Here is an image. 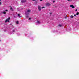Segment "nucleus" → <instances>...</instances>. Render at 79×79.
<instances>
[{
    "instance_id": "f257e3e1",
    "label": "nucleus",
    "mask_w": 79,
    "mask_h": 79,
    "mask_svg": "<svg viewBox=\"0 0 79 79\" xmlns=\"http://www.w3.org/2000/svg\"><path fill=\"white\" fill-rule=\"evenodd\" d=\"M31 10H27L25 12V14L26 15H29L30 13H31Z\"/></svg>"
},
{
    "instance_id": "f03ea898",
    "label": "nucleus",
    "mask_w": 79,
    "mask_h": 79,
    "mask_svg": "<svg viewBox=\"0 0 79 79\" xmlns=\"http://www.w3.org/2000/svg\"><path fill=\"white\" fill-rule=\"evenodd\" d=\"M10 17H9L8 18V19H6V20L5 21V23H7V22H8V21H9V20H10Z\"/></svg>"
},
{
    "instance_id": "7ed1b4c3",
    "label": "nucleus",
    "mask_w": 79,
    "mask_h": 79,
    "mask_svg": "<svg viewBox=\"0 0 79 79\" xmlns=\"http://www.w3.org/2000/svg\"><path fill=\"white\" fill-rule=\"evenodd\" d=\"M21 2L22 3H25L26 2V0H21Z\"/></svg>"
},
{
    "instance_id": "20e7f679",
    "label": "nucleus",
    "mask_w": 79,
    "mask_h": 79,
    "mask_svg": "<svg viewBox=\"0 0 79 79\" xmlns=\"http://www.w3.org/2000/svg\"><path fill=\"white\" fill-rule=\"evenodd\" d=\"M36 24H40V21H37Z\"/></svg>"
},
{
    "instance_id": "39448f33",
    "label": "nucleus",
    "mask_w": 79,
    "mask_h": 79,
    "mask_svg": "<svg viewBox=\"0 0 79 79\" xmlns=\"http://www.w3.org/2000/svg\"><path fill=\"white\" fill-rule=\"evenodd\" d=\"M38 9L39 11H41V7H40L39 6Z\"/></svg>"
},
{
    "instance_id": "423d86ee",
    "label": "nucleus",
    "mask_w": 79,
    "mask_h": 79,
    "mask_svg": "<svg viewBox=\"0 0 79 79\" xmlns=\"http://www.w3.org/2000/svg\"><path fill=\"white\" fill-rule=\"evenodd\" d=\"M70 7H71L72 8H74V6H73V5H71L70 6Z\"/></svg>"
},
{
    "instance_id": "0eeeda50",
    "label": "nucleus",
    "mask_w": 79,
    "mask_h": 79,
    "mask_svg": "<svg viewBox=\"0 0 79 79\" xmlns=\"http://www.w3.org/2000/svg\"><path fill=\"white\" fill-rule=\"evenodd\" d=\"M70 18H74V16H73V15H71L70 16Z\"/></svg>"
},
{
    "instance_id": "6e6552de",
    "label": "nucleus",
    "mask_w": 79,
    "mask_h": 79,
    "mask_svg": "<svg viewBox=\"0 0 79 79\" xmlns=\"http://www.w3.org/2000/svg\"><path fill=\"white\" fill-rule=\"evenodd\" d=\"M16 23L18 24H19V21H16Z\"/></svg>"
},
{
    "instance_id": "1a4fd4ad",
    "label": "nucleus",
    "mask_w": 79,
    "mask_h": 79,
    "mask_svg": "<svg viewBox=\"0 0 79 79\" xmlns=\"http://www.w3.org/2000/svg\"><path fill=\"white\" fill-rule=\"evenodd\" d=\"M58 26H59V27H61L62 26V25L60 24H59V25H58Z\"/></svg>"
},
{
    "instance_id": "9d476101",
    "label": "nucleus",
    "mask_w": 79,
    "mask_h": 79,
    "mask_svg": "<svg viewBox=\"0 0 79 79\" xmlns=\"http://www.w3.org/2000/svg\"><path fill=\"white\" fill-rule=\"evenodd\" d=\"M46 5H47V6H49V5H50V4H49V3H48L46 4Z\"/></svg>"
},
{
    "instance_id": "9b49d317",
    "label": "nucleus",
    "mask_w": 79,
    "mask_h": 79,
    "mask_svg": "<svg viewBox=\"0 0 79 79\" xmlns=\"http://www.w3.org/2000/svg\"><path fill=\"white\" fill-rule=\"evenodd\" d=\"M3 14H6V12L5 11H4L3 12Z\"/></svg>"
},
{
    "instance_id": "f8f14e48",
    "label": "nucleus",
    "mask_w": 79,
    "mask_h": 79,
    "mask_svg": "<svg viewBox=\"0 0 79 79\" xmlns=\"http://www.w3.org/2000/svg\"><path fill=\"white\" fill-rule=\"evenodd\" d=\"M79 14V12H77V13H76V15H78Z\"/></svg>"
},
{
    "instance_id": "ddd939ff",
    "label": "nucleus",
    "mask_w": 79,
    "mask_h": 79,
    "mask_svg": "<svg viewBox=\"0 0 79 79\" xmlns=\"http://www.w3.org/2000/svg\"><path fill=\"white\" fill-rule=\"evenodd\" d=\"M32 19V18H29V20H31V19Z\"/></svg>"
},
{
    "instance_id": "4468645a",
    "label": "nucleus",
    "mask_w": 79,
    "mask_h": 79,
    "mask_svg": "<svg viewBox=\"0 0 79 79\" xmlns=\"http://www.w3.org/2000/svg\"><path fill=\"white\" fill-rule=\"evenodd\" d=\"M18 16H19V17H20V15L19 14H18Z\"/></svg>"
},
{
    "instance_id": "2eb2a0df",
    "label": "nucleus",
    "mask_w": 79,
    "mask_h": 79,
    "mask_svg": "<svg viewBox=\"0 0 79 79\" xmlns=\"http://www.w3.org/2000/svg\"><path fill=\"white\" fill-rule=\"evenodd\" d=\"M2 5V2H0V5Z\"/></svg>"
},
{
    "instance_id": "dca6fc26",
    "label": "nucleus",
    "mask_w": 79,
    "mask_h": 79,
    "mask_svg": "<svg viewBox=\"0 0 79 79\" xmlns=\"http://www.w3.org/2000/svg\"><path fill=\"white\" fill-rule=\"evenodd\" d=\"M10 10H12V11H13V10H12V7L10 8Z\"/></svg>"
},
{
    "instance_id": "f3484780",
    "label": "nucleus",
    "mask_w": 79,
    "mask_h": 79,
    "mask_svg": "<svg viewBox=\"0 0 79 79\" xmlns=\"http://www.w3.org/2000/svg\"><path fill=\"white\" fill-rule=\"evenodd\" d=\"M77 11V9H76L75 10V11Z\"/></svg>"
},
{
    "instance_id": "a211bd4d",
    "label": "nucleus",
    "mask_w": 79,
    "mask_h": 79,
    "mask_svg": "<svg viewBox=\"0 0 79 79\" xmlns=\"http://www.w3.org/2000/svg\"><path fill=\"white\" fill-rule=\"evenodd\" d=\"M6 11H8V10H5Z\"/></svg>"
},
{
    "instance_id": "6ab92c4d",
    "label": "nucleus",
    "mask_w": 79,
    "mask_h": 79,
    "mask_svg": "<svg viewBox=\"0 0 79 79\" xmlns=\"http://www.w3.org/2000/svg\"><path fill=\"white\" fill-rule=\"evenodd\" d=\"M45 8V7H42V8Z\"/></svg>"
},
{
    "instance_id": "aec40b11",
    "label": "nucleus",
    "mask_w": 79,
    "mask_h": 79,
    "mask_svg": "<svg viewBox=\"0 0 79 79\" xmlns=\"http://www.w3.org/2000/svg\"><path fill=\"white\" fill-rule=\"evenodd\" d=\"M55 1H53V3H55Z\"/></svg>"
},
{
    "instance_id": "412c9836",
    "label": "nucleus",
    "mask_w": 79,
    "mask_h": 79,
    "mask_svg": "<svg viewBox=\"0 0 79 79\" xmlns=\"http://www.w3.org/2000/svg\"><path fill=\"white\" fill-rule=\"evenodd\" d=\"M76 16V15H74V16Z\"/></svg>"
},
{
    "instance_id": "4be33fe9",
    "label": "nucleus",
    "mask_w": 79,
    "mask_h": 79,
    "mask_svg": "<svg viewBox=\"0 0 79 79\" xmlns=\"http://www.w3.org/2000/svg\"><path fill=\"white\" fill-rule=\"evenodd\" d=\"M13 32H15V30H13Z\"/></svg>"
},
{
    "instance_id": "5701e85b",
    "label": "nucleus",
    "mask_w": 79,
    "mask_h": 79,
    "mask_svg": "<svg viewBox=\"0 0 79 79\" xmlns=\"http://www.w3.org/2000/svg\"><path fill=\"white\" fill-rule=\"evenodd\" d=\"M68 1H70V0H68Z\"/></svg>"
},
{
    "instance_id": "b1692460",
    "label": "nucleus",
    "mask_w": 79,
    "mask_h": 79,
    "mask_svg": "<svg viewBox=\"0 0 79 79\" xmlns=\"http://www.w3.org/2000/svg\"><path fill=\"white\" fill-rule=\"evenodd\" d=\"M40 1H42V0H40Z\"/></svg>"
},
{
    "instance_id": "393cba45",
    "label": "nucleus",
    "mask_w": 79,
    "mask_h": 79,
    "mask_svg": "<svg viewBox=\"0 0 79 79\" xmlns=\"http://www.w3.org/2000/svg\"><path fill=\"white\" fill-rule=\"evenodd\" d=\"M33 1H35V0H33Z\"/></svg>"
},
{
    "instance_id": "a878e982",
    "label": "nucleus",
    "mask_w": 79,
    "mask_h": 79,
    "mask_svg": "<svg viewBox=\"0 0 79 79\" xmlns=\"http://www.w3.org/2000/svg\"><path fill=\"white\" fill-rule=\"evenodd\" d=\"M51 14H52V13H50V15H51Z\"/></svg>"
},
{
    "instance_id": "bb28decb",
    "label": "nucleus",
    "mask_w": 79,
    "mask_h": 79,
    "mask_svg": "<svg viewBox=\"0 0 79 79\" xmlns=\"http://www.w3.org/2000/svg\"><path fill=\"white\" fill-rule=\"evenodd\" d=\"M10 7H11V6H10Z\"/></svg>"
},
{
    "instance_id": "cd10ccee",
    "label": "nucleus",
    "mask_w": 79,
    "mask_h": 79,
    "mask_svg": "<svg viewBox=\"0 0 79 79\" xmlns=\"http://www.w3.org/2000/svg\"><path fill=\"white\" fill-rule=\"evenodd\" d=\"M10 25H11V24H10Z\"/></svg>"
},
{
    "instance_id": "c85d7f7f",
    "label": "nucleus",
    "mask_w": 79,
    "mask_h": 79,
    "mask_svg": "<svg viewBox=\"0 0 79 79\" xmlns=\"http://www.w3.org/2000/svg\"><path fill=\"white\" fill-rule=\"evenodd\" d=\"M0 1H1V0H0Z\"/></svg>"
}]
</instances>
